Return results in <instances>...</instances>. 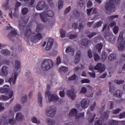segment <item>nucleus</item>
<instances>
[{"label":"nucleus","instance_id":"obj_1","mask_svg":"<svg viewBox=\"0 0 125 125\" xmlns=\"http://www.w3.org/2000/svg\"><path fill=\"white\" fill-rule=\"evenodd\" d=\"M28 22V20L25 21L21 19L19 21V29L21 30V33H24L25 37L28 39L29 41H31L32 42L37 43L39 42V41H41L42 39V35L40 33L35 34L30 30L29 28H27V27L25 26V23Z\"/></svg>","mask_w":125,"mask_h":125},{"label":"nucleus","instance_id":"obj_2","mask_svg":"<svg viewBox=\"0 0 125 125\" xmlns=\"http://www.w3.org/2000/svg\"><path fill=\"white\" fill-rule=\"evenodd\" d=\"M117 3H120V0H110L106 2L105 6V9L107 14H111L112 12L115 11V7L114 4H117Z\"/></svg>","mask_w":125,"mask_h":125},{"label":"nucleus","instance_id":"obj_3","mask_svg":"<svg viewBox=\"0 0 125 125\" xmlns=\"http://www.w3.org/2000/svg\"><path fill=\"white\" fill-rule=\"evenodd\" d=\"M103 31L104 32H106L104 35V38L111 43H114V42H115V38H114V35H113L112 32H110V28L109 27V26L107 24L104 25Z\"/></svg>","mask_w":125,"mask_h":125},{"label":"nucleus","instance_id":"obj_4","mask_svg":"<svg viewBox=\"0 0 125 125\" xmlns=\"http://www.w3.org/2000/svg\"><path fill=\"white\" fill-rule=\"evenodd\" d=\"M54 62L50 59L44 60L40 66L41 70L42 71H48L53 67Z\"/></svg>","mask_w":125,"mask_h":125},{"label":"nucleus","instance_id":"obj_5","mask_svg":"<svg viewBox=\"0 0 125 125\" xmlns=\"http://www.w3.org/2000/svg\"><path fill=\"white\" fill-rule=\"evenodd\" d=\"M125 30L121 32L118 37V42L116 44L120 51H122L125 49Z\"/></svg>","mask_w":125,"mask_h":125},{"label":"nucleus","instance_id":"obj_6","mask_svg":"<svg viewBox=\"0 0 125 125\" xmlns=\"http://www.w3.org/2000/svg\"><path fill=\"white\" fill-rule=\"evenodd\" d=\"M45 98L48 99V101L51 102H57L59 101V97L57 95H52L50 91L47 90L45 92Z\"/></svg>","mask_w":125,"mask_h":125},{"label":"nucleus","instance_id":"obj_7","mask_svg":"<svg viewBox=\"0 0 125 125\" xmlns=\"http://www.w3.org/2000/svg\"><path fill=\"white\" fill-rule=\"evenodd\" d=\"M54 42V40H53L52 38H47L45 40L44 42V43L42 45V46H45V50L46 51H48V50H50L51 47H52V45H53V42Z\"/></svg>","mask_w":125,"mask_h":125},{"label":"nucleus","instance_id":"obj_8","mask_svg":"<svg viewBox=\"0 0 125 125\" xmlns=\"http://www.w3.org/2000/svg\"><path fill=\"white\" fill-rule=\"evenodd\" d=\"M45 113L48 117H54L56 113V108L53 105L50 106L45 110Z\"/></svg>","mask_w":125,"mask_h":125},{"label":"nucleus","instance_id":"obj_9","mask_svg":"<svg viewBox=\"0 0 125 125\" xmlns=\"http://www.w3.org/2000/svg\"><path fill=\"white\" fill-rule=\"evenodd\" d=\"M53 17L54 16V13L51 10H48L45 12H43L42 14H40V17L43 22H46V17Z\"/></svg>","mask_w":125,"mask_h":125},{"label":"nucleus","instance_id":"obj_10","mask_svg":"<svg viewBox=\"0 0 125 125\" xmlns=\"http://www.w3.org/2000/svg\"><path fill=\"white\" fill-rule=\"evenodd\" d=\"M110 88H109V91L110 93H113V95L116 97H121L123 95V92L120 90H115V88L114 87L112 86L113 83H111L110 82L109 83Z\"/></svg>","mask_w":125,"mask_h":125},{"label":"nucleus","instance_id":"obj_11","mask_svg":"<svg viewBox=\"0 0 125 125\" xmlns=\"http://www.w3.org/2000/svg\"><path fill=\"white\" fill-rule=\"evenodd\" d=\"M8 15L12 19H15L19 17V13L17 8L11 9L9 12Z\"/></svg>","mask_w":125,"mask_h":125},{"label":"nucleus","instance_id":"obj_12","mask_svg":"<svg viewBox=\"0 0 125 125\" xmlns=\"http://www.w3.org/2000/svg\"><path fill=\"white\" fill-rule=\"evenodd\" d=\"M18 76V72L14 71L12 74L11 77L9 80V83H10V84H15Z\"/></svg>","mask_w":125,"mask_h":125},{"label":"nucleus","instance_id":"obj_13","mask_svg":"<svg viewBox=\"0 0 125 125\" xmlns=\"http://www.w3.org/2000/svg\"><path fill=\"white\" fill-rule=\"evenodd\" d=\"M8 96H4L2 95L0 97V100L1 101H5L6 100H8V99H10V98H12L13 96V91L10 90L8 91Z\"/></svg>","mask_w":125,"mask_h":125},{"label":"nucleus","instance_id":"obj_14","mask_svg":"<svg viewBox=\"0 0 125 125\" xmlns=\"http://www.w3.org/2000/svg\"><path fill=\"white\" fill-rule=\"evenodd\" d=\"M119 124V122L115 120H111L108 124H104L102 123V121L98 120L95 123V125H117Z\"/></svg>","mask_w":125,"mask_h":125},{"label":"nucleus","instance_id":"obj_15","mask_svg":"<svg viewBox=\"0 0 125 125\" xmlns=\"http://www.w3.org/2000/svg\"><path fill=\"white\" fill-rule=\"evenodd\" d=\"M84 113L83 112L80 114V116L78 115V110L75 108L72 109L70 112L69 113V115L71 117H74L75 116L76 118H82L83 117Z\"/></svg>","mask_w":125,"mask_h":125},{"label":"nucleus","instance_id":"obj_16","mask_svg":"<svg viewBox=\"0 0 125 125\" xmlns=\"http://www.w3.org/2000/svg\"><path fill=\"white\" fill-rule=\"evenodd\" d=\"M14 112L11 110L9 112V119H8V123L10 125H14L15 124V120H14Z\"/></svg>","mask_w":125,"mask_h":125},{"label":"nucleus","instance_id":"obj_17","mask_svg":"<svg viewBox=\"0 0 125 125\" xmlns=\"http://www.w3.org/2000/svg\"><path fill=\"white\" fill-rule=\"evenodd\" d=\"M46 7V5L44 1H40L38 2L36 6V9L37 10H42Z\"/></svg>","mask_w":125,"mask_h":125},{"label":"nucleus","instance_id":"obj_18","mask_svg":"<svg viewBox=\"0 0 125 125\" xmlns=\"http://www.w3.org/2000/svg\"><path fill=\"white\" fill-rule=\"evenodd\" d=\"M94 70H97L100 72H104L105 70V65L101 63H99L94 67Z\"/></svg>","mask_w":125,"mask_h":125},{"label":"nucleus","instance_id":"obj_19","mask_svg":"<svg viewBox=\"0 0 125 125\" xmlns=\"http://www.w3.org/2000/svg\"><path fill=\"white\" fill-rule=\"evenodd\" d=\"M67 95L71 100H75L77 96L76 93H75V91L73 90H68L67 91Z\"/></svg>","mask_w":125,"mask_h":125},{"label":"nucleus","instance_id":"obj_20","mask_svg":"<svg viewBox=\"0 0 125 125\" xmlns=\"http://www.w3.org/2000/svg\"><path fill=\"white\" fill-rule=\"evenodd\" d=\"M81 105L83 108H87L89 105V100L87 99H83L81 103Z\"/></svg>","mask_w":125,"mask_h":125},{"label":"nucleus","instance_id":"obj_21","mask_svg":"<svg viewBox=\"0 0 125 125\" xmlns=\"http://www.w3.org/2000/svg\"><path fill=\"white\" fill-rule=\"evenodd\" d=\"M14 66L15 71H18V70H20V68H21V62H20V60H16L15 61Z\"/></svg>","mask_w":125,"mask_h":125},{"label":"nucleus","instance_id":"obj_22","mask_svg":"<svg viewBox=\"0 0 125 125\" xmlns=\"http://www.w3.org/2000/svg\"><path fill=\"white\" fill-rule=\"evenodd\" d=\"M15 119L18 122H22L24 120V115L21 112H18L16 115Z\"/></svg>","mask_w":125,"mask_h":125},{"label":"nucleus","instance_id":"obj_23","mask_svg":"<svg viewBox=\"0 0 125 125\" xmlns=\"http://www.w3.org/2000/svg\"><path fill=\"white\" fill-rule=\"evenodd\" d=\"M38 102L39 106H40V107H42V96L41 92H39L38 93Z\"/></svg>","mask_w":125,"mask_h":125},{"label":"nucleus","instance_id":"obj_24","mask_svg":"<svg viewBox=\"0 0 125 125\" xmlns=\"http://www.w3.org/2000/svg\"><path fill=\"white\" fill-rule=\"evenodd\" d=\"M87 114L88 116V121L89 123H92L93 120H94V118H95V114H89V110H88Z\"/></svg>","mask_w":125,"mask_h":125},{"label":"nucleus","instance_id":"obj_25","mask_svg":"<svg viewBox=\"0 0 125 125\" xmlns=\"http://www.w3.org/2000/svg\"><path fill=\"white\" fill-rule=\"evenodd\" d=\"M81 61V51H79L77 53L74 60L75 64H78Z\"/></svg>","mask_w":125,"mask_h":125},{"label":"nucleus","instance_id":"obj_26","mask_svg":"<svg viewBox=\"0 0 125 125\" xmlns=\"http://www.w3.org/2000/svg\"><path fill=\"white\" fill-rule=\"evenodd\" d=\"M84 26V23H81L80 24L79 26L78 27V23H73L72 24V28L73 29H77L78 28L79 30H81L83 28Z\"/></svg>","mask_w":125,"mask_h":125},{"label":"nucleus","instance_id":"obj_27","mask_svg":"<svg viewBox=\"0 0 125 125\" xmlns=\"http://www.w3.org/2000/svg\"><path fill=\"white\" fill-rule=\"evenodd\" d=\"M9 36L10 37H16V38H18L19 35L17 33V31L15 29H13L9 34Z\"/></svg>","mask_w":125,"mask_h":125},{"label":"nucleus","instance_id":"obj_28","mask_svg":"<svg viewBox=\"0 0 125 125\" xmlns=\"http://www.w3.org/2000/svg\"><path fill=\"white\" fill-rule=\"evenodd\" d=\"M31 121L34 124H37L38 125H41V121L40 120L38 119L36 116H33L31 118Z\"/></svg>","mask_w":125,"mask_h":125},{"label":"nucleus","instance_id":"obj_29","mask_svg":"<svg viewBox=\"0 0 125 125\" xmlns=\"http://www.w3.org/2000/svg\"><path fill=\"white\" fill-rule=\"evenodd\" d=\"M46 123L47 125H54L56 124V121L54 119L47 118L46 120Z\"/></svg>","mask_w":125,"mask_h":125},{"label":"nucleus","instance_id":"obj_30","mask_svg":"<svg viewBox=\"0 0 125 125\" xmlns=\"http://www.w3.org/2000/svg\"><path fill=\"white\" fill-rule=\"evenodd\" d=\"M97 13V9L95 8H92L90 9H87V14L89 15V14H93L94 13Z\"/></svg>","mask_w":125,"mask_h":125},{"label":"nucleus","instance_id":"obj_31","mask_svg":"<svg viewBox=\"0 0 125 125\" xmlns=\"http://www.w3.org/2000/svg\"><path fill=\"white\" fill-rule=\"evenodd\" d=\"M103 46V44L102 43H98L95 48V51H97V52H100L101 51V49H102V47Z\"/></svg>","mask_w":125,"mask_h":125},{"label":"nucleus","instance_id":"obj_32","mask_svg":"<svg viewBox=\"0 0 125 125\" xmlns=\"http://www.w3.org/2000/svg\"><path fill=\"white\" fill-rule=\"evenodd\" d=\"M1 73L3 76H6L8 73V72L7 71V67L5 66H2L1 68Z\"/></svg>","mask_w":125,"mask_h":125},{"label":"nucleus","instance_id":"obj_33","mask_svg":"<svg viewBox=\"0 0 125 125\" xmlns=\"http://www.w3.org/2000/svg\"><path fill=\"white\" fill-rule=\"evenodd\" d=\"M65 52L66 53H69V52H71L72 55H75V50L71 47L66 48Z\"/></svg>","mask_w":125,"mask_h":125},{"label":"nucleus","instance_id":"obj_34","mask_svg":"<svg viewBox=\"0 0 125 125\" xmlns=\"http://www.w3.org/2000/svg\"><path fill=\"white\" fill-rule=\"evenodd\" d=\"M60 91L59 94L61 97H65V88L62 87L60 88Z\"/></svg>","mask_w":125,"mask_h":125},{"label":"nucleus","instance_id":"obj_35","mask_svg":"<svg viewBox=\"0 0 125 125\" xmlns=\"http://www.w3.org/2000/svg\"><path fill=\"white\" fill-rule=\"evenodd\" d=\"M88 43V40L87 39H83L82 40V48H85V47L87 45Z\"/></svg>","mask_w":125,"mask_h":125},{"label":"nucleus","instance_id":"obj_36","mask_svg":"<svg viewBox=\"0 0 125 125\" xmlns=\"http://www.w3.org/2000/svg\"><path fill=\"white\" fill-rule=\"evenodd\" d=\"M102 24H103V21H98L94 25H93L92 28H98V27H101Z\"/></svg>","mask_w":125,"mask_h":125},{"label":"nucleus","instance_id":"obj_37","mask_svg":"<svg viewBox=\"0 0 125 125\" xmlns=\"http://www.w3.org/2000/svg\"><path fill=\"white\" fill-rule=\"evenodd\" d=\"M21 110V105L20 104H17L14 106V111L15 112H18Z\"/></svg>","mask_w":125,"mask_h":125},{"label":"nucleus","instance_id":"obj_38","mask_svg":"<svg viewBox=\"0 0 125 125\" xmlns=\"http://www.w3.org/2000/svg\"><path fill=\"white\" fill-rule=\"evenodd\" d=\"M1 53L3 55H9L10 52L7 49H2L1 50Z\"/></svg>","mask_w":125,"mask_h":125},{"label":"nucleus","instance_id":"obj_39","mask_svg":"<svg viewBox=\"0 0 125 125\" xmlns=\"http://www.w3.org/2000/svg\"><path fill=\"white\" fill-rule=\"evenodd\" d=\"M59 71L61 72V73H62V72L66 73V72H68V67L66 66H62L59 68Z\"/></svg>","mask_w":125,"mask_h":125},{"label":"nucleus","instance_id":"obj_40","mask_svg":"<svg viewBox=\"0 0 125 125\" xmlns=\"http://www.w3.org/2000/svg\"><path fill=\"white\" fill-rule=\"evenodd\" d=\"M29 10L28 8L24 7L21 9V13L22 15H26L28 13Z\"/></svg>","mask_w":125,"mask_h":125},{"label":"nucleus","instance_id":"obj_41","mask_svg":"<svg viewBox=\"0 0 125 125\" xmlns=\"http://www.w3.org/2000/svg\"><path fill=\"white\" fill-rule=\"evenodd\" d=\"M86 91H87V89L85 87H83L81 88L80 93L81 94H85Z\"/></svg>","mask_w":125,"mask_h":125},{"label":"nucleus","instance_id":"obj_42","mask_svg":"<svg viewBox=\"0 0 125 125\" xmlns=\"http://www.w3.org/2000/svg\"><path fill=\"white\" fill-rule=\"evenodd\" d=\"M107 57H108V55L106 52H103L102 55V58L103 59V61H105L106 59H107Z\"/></svg>","mask_w":125,"mask_h":125},{"label":"nucleus","instance_id":"obj_43","mask_svg":"<svg viewBox=\"0 0 125 125\" xmlns=\"http://www.w3.org/2000/svg\"><path fill=\"white\" fill-rule=\"evenodd\" d=\"M93 53L95 61H98V60L100 59V57H99V55H98V54L94 51H93Z\"/></svg>","mask_w":125,"mask_h":125},{"label":"nucleus","instance_id":"obj_44","mask_svg":"<svg viewBox=\"0 0 125 125\" xmlns=\"http://www.w3.org/2000/svg\"><path fill=\"white\" fill-rule=\"evenodd\" d=\"M113 31L115 35H117L119 32V26H115L113 28Z\"/></svg>","mask_w":125,"mask_h":125},{"label":"nucleus","instance_id":"obj_45","mask_svg":"<svg viewBox=\"0 0 125 125\" xmlns=\"http://www.w3.org/2000/svg\"><path fill=\"white\" fill-rule=\"evenodd\" d=\"M58 9H62L63 8V1H59L58 3Z\"/></svg>","mask_w":125,"mask_h":125},{"label":"nucleus","instance_id":"obj_46","mask_svg":"<svg viewBox=\"0 0 125 125\" xmlns=\"http://www.w3.org/2000/svg\"><path fill=\"white\" fill-rule=\"evenodd\" d=\"M90 80L89 79H85L81 80V83H89Z\"/></svg>","mask_w":125,"mask_h":125},{"label":"nucleus","instance_id":"obj_47","mask_svg":"<svg viewBox=\"0 0 125 125\" xmlns=\"http://www.w3.org/2000/svg\"><path fill=\"white\" fill-rule=\"evenodd\" d=\"M118 15L111 16L107 18V20H109V21H112V20H114L115 18H118Z\"/></svg>","mask_w":125,"mask_h":125},{"label":"nucleus","instance_id":"obj_48","mask_svg":"<svg viewBox=\"0 0 125 125\" xmlns=\"http://www.w3.org/2000/svg\"><path fill=\"white\" fill-rule=\"evenodd\" d=\"M114 83H117V84H123L125 81L124 80H115L114 81Z\"/></svg>","mask_w":125,"mask_h":125},{"label":"nucleus","instance_id":"obj_49","mask_svg":"<svg viewBox=\"0 0 125 125\" xmlns=\"http://www.w3.org/2000/svg\"><path fill=\"white\" fill-rule=\"evenodd\" d=\"M4 86H5L4 85ZM0 91L1 92V93H5V92H7V88H0Z\"/></svg>","mask_w":125,"mask_h":125},{"label":"nucleus","instance_id":"obj_50","mask_svg":"<svg viewBox=\"0 0 125 125\" xmlns=\"http://www.w3.org/2000/svg\"><path fill=\"white\" fill-rule=\"evenodd\" d=\"M88 74L89 75L90 77H91V78H95L96 77V74H95V72H88Z\"/></svg>","mask_w":125,"mask_h":125},{"label":"nucleus","instance_id":"obj_51","mask_svg":"<svg viewBox=\"0 0 125 125\" xmlns=\"http://www.w3.org/2000/svg\"><path fill=\"white\" fill-rule=\"evenodd\" d=\"M61 38H65V37H66V32H65V31L63 30H61Z\"/></svg>","mask_w":125,"mask_h":125},{"label":"nucleus","instance_id":"obj_52","mask_svg":"<svg viewBox=\"0 0 125 125\" xmlns=\"http://www.w3.org/2000/svg\"><path fill=\"white\" fill-rule=\"evenodd\" d=\"M42 30V25H38L36 28L37 32H40Z\"/></svg>","mask_w":125,"mask_h":125},{"label":"nucleus","instance_id":"obj_53","mask_svg":"<svg viewBox=\"0 0 125 125\" xmlns=\"http://www.w3.org/2000/svg\"><path fill=\"white\" fill-rule=\"evenodd\" d=\"M2 7L3 8H4L5 10H6V9H7V8H8V2L4 3L3 4Z\"/></svg>","mask_w":125,"mask_h":125},{"label":"nucleus","instance_id":"obj_54","mask_svg":"<svg viewBox=\"0 0 125 125\" xmlns=\"http://www.w3.org/2000/svg\"><path fill=\"white\" fill-rule=\"evenodd\" d=\"M116 57V55L114 54H111L110 55V56L108 57L109 60H113V59H115Z\"/></svg>","mask_w":125,"mask_h":125},{"label":"nucleus","instance_id":"obj_55","mask_svg":"<svg viewBox=\"0 0 125 125\" xmlns=\"http://www.w3.org/2000/svg\"><path fill=\"white\" fill-rule=\"evenodd\" d=\"M21 4H22L21 3V2L17 1V2L15 3V8H17V9L18 7H20V6H21Z\"/></svg>","mask_w":125,"mask_h":125},{"label":"nucleus","instance_id":"obj_56","mask_svg":"<svg viewBox=\"0 0 125 125\" xmlns=\"http://www.w3.org/2000/svg\"><path fill=\"white\" fill-rule=\"evenodd\" d=\"M78 37V35H73V34H70L68 35V38L69 39H76Z\"/></svg>","mask_w":125,"mask_h":125},{"label":"nucleus","instance_id":"obj_57","mask_svg":"<svg viewBox=\"0 0 125 125\" xmlns=\"http://www.w3.org/2000/svg\"><path fill=\"white\" fill-rule=\"evenodd\" d=\"M76 78H77V76L76 75H73L69 78V81H74L76 80Z\"/></svg>","mask_w":125,"mask_h":125},{"label":"nucleus","instance_id":"obj_58","mask_svg":"<svg viewBox=\"0 0 125 125\" xmlns=\"http://www.w3.org/2000/svg\"><path fill=\"white\" fill-rule=\"evenodd\" d=\"M61 63V58L60 56L58 57L57 58V65H59Z\"/></svg>","mask_w":125,"mask_h":125},{"label":"nucleus","instance_id":"obj_59","mask_svg":"<svg viewBox=\"0 0 125 125\" xmlns=\"http://www.w3.org/2000/svg\"><path fill=\"white\" fill-rule=\"evenodd\" d=\"M73 13H74V15H75V16H76V17H78V16H79V15H80V13H79L78 12V10H74L73 11Z\"/></svg>","mask_w":125,"mask_h":125},{"label":"nucleus","instance_id":"obj_60","mask_svg":"<svg viewBox=\"0 0 125 125\" xmlns=\"http://www.w3.org/2000/svg\"><path fill=\"white\" fill-rule=\"evenodd\" d=\"M48 2L51 7H54V3H53L52 0H48Z\"/></svg>","mask_w":125,"mask_h":125},{"label":"nucleus","instance_id":"obj_61","mask_svg":"<svg viewBox=\"0 0 125 125\" xmlns=\"http://www.w3.org/2000/svg\"><path fill=\"white\" fill-rule=\"evenodd\" d=\"M87 7H91V6H92V2H91L90 0H89L87 2Z\"/></svg>","mask_w":125,"mask_h":125},{"label":"nucleus","instance_id":"obj_62","mask_svg":"<svg viewBox=\"0 0 125 125\" xmlns=\"http://www.w3.org/2000/svg\"><path fill=\"white\" fill-rule=\"evenodd\" d=\"M121 110L120 108L116 109V110H114L113 111V114H118V113H120V112H121Z\"/></svg>","mask_w":125,"mask_h":125},{"label":"nucleus","instance_id":"obj_63","mask_svg":"<svg viewBox=\"0 0 125 125\" xmlns=\"http://www.w3.org/2000/svg\"><path fill=\"white\" fill-rule=\"evenodd\" d=\"M119 118L120 119H123L124 118H125V112H123V113H121L120 115Z\"/></svg>","mask_w":125,"mask_h":125},{"label":"nucleus","instance_id":"obj_64","mask_svg":"<svg viewBox=\"0 0 125 125\" xmlns=\"http://www.w3.org/2000/svg\"><path fill=\"white\" fill-rule=\"evenodd\" d=\"M4 110V106H3V104L0 103V111H2Z\"/></svg>","mask_w":125,"mask_h":125}]
</instances>
